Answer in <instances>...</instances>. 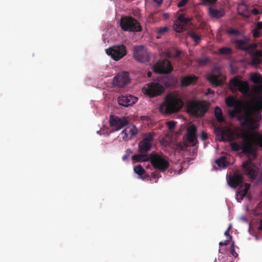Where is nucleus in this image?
<instances>
[{"mask_svg": "<svg viewBox=\"0 0 262 262\" xmlns=\"http://www.w3.org/2000/svg\"><path fill=\"white\" fill-rule=\"evenodd\" d=\"M242 104L236 105L229 111L231 118H236L241 122L242 126L247 130H254L259 126L258 122L261 119L260 111L262 110V94L254 97L246 103L242 113Z\"/></svg>", "mask_w": 262, "mask_h": 262, "instance_id": "nucleus-1", "label": "nucleus"}, {"mask_svg": "<svg viewBox=\"0 0 262 262\" xmlns=\"http://www.w3.org/2000/svg\"><path fill=\"white\" fill-rule=\"evenodd\" d=\"M184 106L182 99L178 96L168 94L160 106V111L163 114H171L179 112Z\"/></svg>", "mask_w": 262, "mask_h": 262, "instance_id": "nucleus-2", "label": "nucleus"}, {"mask_svg": "<svg viewBox=\"0 0 262 262\" xmlns=\"http://www.w3.org/2000/svg\"><path fill=\"white\" fill-rule=\"evenodd\" d=\"M249 130L244 134L243 139L244 142L242 144H239L236 142H231L230 147L231 149L234 151H238L240 149L242 150V152L245 155H251L254 158L257 157V149L251 143L248 138Z\"/></svg>", "mask_w": 262, "mask_h": 262, "instance_id": "nucleus-3", "label": "nucleus"}, {"mask_svg": "<svg viewBox=\"0 0 262 262\" xmlns=\"http://www.w3.org/2000/svg\"><path fill=\"white\" fill-rule=\"evenodd\" d=\"M187 111L191 115L202 117L207 111V105L205 101L190 100L187 105Z\"/></svg>", "mask_w": 262, "mask_h": 262, "instance_id": "nucleus-4", "label": "nucleus"}, {"mask_svg": "<svg viewBox=\"0 0 262 262\" xmlns=\"http://www.w3.org/2000/svg\"><path fill=\"white\" fill-rule=\"evenodd\" d=\"M150 162L151 165L161 172H164L169 167L168 158L163 154L151 153L150 154Z\"/></svg>", "mask_w": 262, "mask_h": 262, "instance_id": "nucleus-5", "label": "nucleus"}, {"mask_svg": "<svg viewBox=\"0 0 262 262\" xmlns=\"http://www.w3.org/2000/svg\"><path fill=\"white\" fill-rule=\"evenodd\" d=\"M120 27L125 31L140 32L142 27L137 20L132 16H123L120 19Z\"/></svg>", "mask_w": 262, "mask_h": 262, "instance_id": "nucleus-6", "label": "nucleus"}, {"mask_svg": "<svg viewBox=\"0 0 262 262\" xmlns=\"http://www.w3.org/2000/svg\"><path fill=\"white\" fill-rule=\"evenodd\" d=\"M230 89L232 92L239 91L242 94L246 95L249 91V83L246 81H243L237 77H234L230 81Z\"/></svg>", "mask_w": 262, "mask_h": 262, "instance_id": "nucleus-7", "label": "nucleus"}, {"mask_svg": "<svg viewBox=\"0 0 262 262\" xmlns=\"http://www.w3.org/2000/svg\"><path fill=\"white\" fill-rule=\"evenodd\" d=\"M105 52L116 61L119 60L127 54L126 47L123 45L111 47L106 49Z\"/></svg>", "mask_w": 262, "mask_h": 262, "instance_id": "nucleus-8", "label": "nucleus"}, {"mask_svg": "<svg viewBox=\"0 0 262 262\" xmlns=\"http://www.w3.org/2000/svg\"><path fill=\"white\" fill-rule=\"evenodd\" d=\"M134 57L139 62L146 63L150 60V55L146 48L143 45L134 48Z\"/></svg>", "mask_w": 262, "mask_h": 262, "instance_id": "nucleus-9", "label": "nucleus"}, {"mask_svg": "<svg viewBox=\"0 0 262 262\" xmlns=\"http://www.w3.org/2000/svg\"><path fill=\"white\" fill-rule=\"evenodd\" d=\"M142 91L150 97H154L160 95L164 92V88L159 83L151 82L144 85Z\"/></svg>", "mask_w": 262, "mask_h": 262, "instance_id": "nucleus-10", "label": "nucleus"}, {"mask_svg": "<svg viewBox=\"0 0 262 262\" xmlns=\"http://www.w3.org/2000/svg\"><path fill=\"white\" fill-rule=\"evenodd\" d=\"M152 70L158 74H168L172 71L173 68L168 60L164 59L156 62L152 67Z\"/></svg>", "mask_w": 262, "mask_h": 262, "instance_id": "nucleus-11", "label": "nucleus"}, {"mask_svg": "<svg viewBox=\"0 0 262 262\" xmlns=\"http://www.w3.org/2000/svg\"><path fill=\"white\" fill-rule=\"evenodd\" d=\"M153 140L154 135L151 133L145 134L143 139L138 144L139 151L141 154H144L149 151Z\"/></svg>", "mask_w": 262, "mask_h": 262, "instance_id": "nucleus-12", "label": "nucleus"}, {"mask_svg": "<svg viewBox=\"0 0 262 262\" xmlns=\"http://www.w3.org/2000/svg\"><path fill=\"white\" fill-rule=\"evenodd\" d=\"M110 125L113 132L117 131L126 126L128 121L125 117L119 118L115 115H111L109 119Z\"/></svg>", "mask_w": 262, "mask_h": 262, "instance_id": "nucleus-13", "label": "nucleus"}, {"mask_svg": "<svg viewBox=\"0 0 262 262\" xmlns=\"http://www.w3.org/2000/svg\"><path fill=\"white\" fill-rule=\"evenodd\" d=\"M129 73L127 72H122L118 73L113 78V84L118 87L123 88L129 82Z\"/></svg>", "mask_w": 262, "mask_h": 262, "instance_id": "nucleus-14", "label": "nucleus"}, {"mask_svg": "<svg viewBox=\"0 0 262 262\" xmlns=\"http://www.w3.org/2000/svg\"><path fill=\"white\" fill-rule=\"evenodd\" d=\"M197 129L194 125H191L187 129V143L190 146H195L198 143L196 138Z\"/></svg>", "mask_w": 262, "mask_h": 262, "instance_id": "nucleus-15", "label": "nucleus"}, {"mask_svg": "<svg viewBox=\"0 0 262 262\" xmlns=\"http://www.w3.org/2000/svg\"><path fill=\"white\" fill-rule=\"evenodd\" d=\"M243 168L246 174L252 179H255L257 176V171L254 164H252L250 160H247L243 162Z\"/></svg>", "mask_w": 262, "mask_h": 262, "instance_id": "nucleus-16", "label": "nucleus"}, {"mask_svg": "<svg viewBox=\"0 0 262 262\" xmlns=\"http://www.w3.org/2000/svg\"><path fill=\"white\" fill-rule=\"evenodd\" d=\"M138 100V98L132 95H122L118 98L119 105L128 107L135 104Z\"/></svg>", "mask_w": 262, "mask_h": 262, "instance_id": "nucleus-17", "label": "nucleus"}, {"mask_svg": "<svg viewBox=\"0 0 262 262\" xmlns=\"http://www.w3.org/2000/svg\"><path fill=\"white\" fill-rule=\"evenodd\" d=\"M244 177L243 175L238 172L234 173L232 176H230L228 179V184L232 188H236L240 186V188L243 186L242 184L243 183Z\"/></svg>", "mask_w": 262, "mask_h": 262, "instance_id": "nucleus-18", "label": "nucleus"}, {"mask_svg": "<svg viewBox=\"0 0 262 262\" xmlns=\"http://www.w3.org/2000/svg\"><path fill=\"white\" fill-rule=\"evenodd\" d=\"M137 134V129L134 126L126 127L121 133L122 139L124 141H128Z\"/></svg>", "mask_w": 262, "mask_h": 262, "instance_id": "nucleus-19", "label": "nucleus"}, {"mask_svg": "<svg viewBox=\"0 0 262 262\" xmlns=\"http://www.w3.org/2000/svg\"><path fill=\"white\" fill-rule=\"evenodd\" d=\"M221 76L220 73L217 75L210 74L207 76V79L213 86H220L224 82V80L221 78Z\"/></svg>", "mask_w": 262, "mask_h": 262, "instance_id": "nucleus-20", "label": "nucleus"}, {"mask_svg": "<svg viewBox=\"0 0 262 262\" xmlns=\"http://www.w3.org/2000/svg\"><path fill=\"white\" fill-rule=\"evenodd\" d=\"M249 54L252 57L251 63L252 66H256L261 63L262 51H251Z\"/></svg>", "mask_w": 262, "mask_h": 262, "instance_id": "nucleus-21", "label": "nucleus"}, {"mask_svg": "<svg viewBox=\"0 0 262 262\" xmlns=\"http://www.w3.org/2000/svg\"><path fill=\"white\" fill-rule=\"evenodd\" d=\"M234 41V43L236 45V47L243 51H247V44L249 42V38L244 36L243 39H232Z\"/></svg>", "mask_w": 262, "mask_h": 262, "instance_id": "nucleus-22", "label": "nucleus"}, {"mask_svg": "<svg viewBox=\"0 0 262 262\" xmlns=\"http://www.w3.org/2000/svg\"><path fill=\"white\" fill-rule=\"evenodd\" d=\"M198 77L194 75H189L183 77L181 80V85L183 86H188L195 83Z\"/></svg>", "mask_w": 262, "mask_h": 262, "instance_id": "nucleus-23", "label": "nucleus"}, {"mask_svg": "<svg viewBox=\"0 0 262 262\" xmlns=\"http://www.w3.org/2000/svg\"><path fill=\"white\" fill-rule=\"evenodd\" d=\"M217 130L219 134L221 136V141H228L232 139V135L229 129L219 127Z\"/></svg>", "mask_w": 262, "mask_h": 262, "instance_id": "nucleus-24", "label": "nucleus"}, {"mask_svg": "<svg viewBox=\"0 0 262 262\" xmlns=\"http://www.w3.org/2000/svg\"><path fill=\"white\" fill-rule=\"evenodd\" d=\"M252 139L250 141L251 143L256 147L258 146L260 148H262V134L258 133H254L252 135ZM257 149V148H256Z\"/></svg>", "mask_w": 262, "mask_h": 262, "instance_id": "nucleus-25", "label": "nucleus"}, {"mask_svg": "<svg viewBox=\"0 0 262 262\" xmlns=\"http://www.w3.org/2000/svg\"><path fill=\"white\" fill-rule=\"evenodd\" d=\"M250 187V184L248 183H245L244 188L241 187L239 188V190L238 191V194L237 195V200L239 202H241L242 200H243V198L247 195Z\"/></svg>", "mask_w": 262, "mask_h": 262, "instance_id": "nucleus-26", "label": "nucleus"}, {"mask_svg": "<svg viewBox=\"0 0 262 262\" xmlns=\"http://www.w3.org/2000/svg\"><path fill=\"white\" fill-rule=\"evenodd\" d=\"M209 13L211 17L214 18H220L225 15L224 10L222 9H216L213 8H210L209 9Z\"/></svg>", "mask_w": 262, "mask_h": 262, "instance_id": "nucleus-27", "label": "nucleus"}, {"mask_svg": "<svg viewBox=\"0 0 262 262\" xmlns=\"http://www.w3.org/2000/svg\"><path fill=\"white\" fill-rule=\"evenodd\" d=\"M150 154L148 155L147 154H136L132 156V159L133 161L136 162H145L148 160L150 161Z\"/></svg>", "mask_w": 262, "mask_h": 262, "instance_id": "nucleus-28", "label": "nucleus"}, {"mask_svg": "<svg viewBox=\"0 0 262 262\" xmlns=\"http://www.w3.org/2000/svg\"><path fill=\"white\" fill-rule=\"evenodd\" d=\"M225 102L226 105L230 107L242 104L241 101L232 96L227 97L225 100Z\"/></svg>", "mask_w": 262, "mask_h": 262, "instance_id": "nucleus-29", "label": "nucleus"}, {"mask_svg": "<svg viewBox=\"0 0 262 262\" xmlns=\"http://www.w3.org/2000/svg\"><path fill=\"white\" fill-rule=\"evenodd\" d=\"M214 115L216 120L219 122H223L225 119L223 117V113L221 108L219 106H216L214 109Z\"/></svg>", "mask_w": 262, "mask_h": 262, "instance_id": "nucleus-30", "label": "nucleus"}, {"mask_svg": "<svg viewBox=\"0 0 262 262\" xmlns=\"http://www.w3.org/2000/svg\"><path fill=\"white\" fill-rule=\"evenodd\" d=\"M215 163L220 167L225 168L227 167V161L225 156H222L215 160Z\"/></svg>", "mask_w": 262, "mask_h": 262, "instance_id": "nucleus-31", "label": "nucleus"}, {"mask_svg": "<svg viewBox=\"0 0 262 262\" xmlns=\"http://www.w3.org/2000/svg\"><path fill=\"white\" fill-rule=\"evenodd\" d=\"M191 18L185 17L184 14L180 15L178 17V21L180 23L182 24L185 27L188 24L189 22L191 20Z\"/></svg>", "mask_w": 262, "mask_h": 262, "instance_id": "nucleus-32", "label": "nucleus"}, {"mask_svg": "<svg viewBox=\"0 0 262 262\" xmlns=\"http://www.w3.org/2000/svg\"><path fill=\"white\" fill-rule=\"evenodd\" d=\"M250 79L255 84H261L262 83V76L257 73L251 75Z\"/></svg>", "mask_w": 262, "mask_h": 262, "instance_id": "nucleus-33", "label": "nucleus"}, {"mask_svg": "<svg viewBox=\"0 0 262 262\" xmlns=\"http://www.w3.org/2000/svg\"><path fill=\"white\" fill-rule=\"evenodd\" d=\"M188 35L191 37L196 43H199L201 40V36L195 32L191 31L188 32Z\"/></svg>", "mask_w": 262, "mask_h": 262, "instance_id": "nucleus-34", "label": "nucleus"}, {"mask_svg": "<svg viewBox=\"0 0 262 262\" xmlns=\"http://www.w3.org/2000/svg\"><path fill=\"white\" fill-rule=\"evenodd\" d=\"M134 172L139 176H142L145 171L141 165L136 166L134 168Z\"/></svg>", "mask_w": 262, "mask_h": 262, "instance_id": "nucleus-35", "label": "nucleus"}, {"mask_svg": "<svg viewBox=\"0 0 262 262\" xmlns=\"http://www.w3.org/2000/svg\"><path fill=\"white\" fill-rule=\"evenodd\" d=\"M174 30L177 32H181L184 29H185V27L179 21H176L173 26Z\"/></svg>", "mask_w": 262, "mask_h": 262, "instance_id": "nucleus-36", "label": "nucleus"}, {"mask_svg": "<svg viewBox=\"0 0 262 262\" xmlns=\"http://www.w3.org/2000/svg\"><path fill=\"white\" fill-rule=\"evenodd\" d=\"M220 54L223 55H229L232 52V50L230 48L224 47L220 48L219 50Z\"/></svg>", "mask_w": 262, "mask_h": 262, "instance_id": "nucleus-37", "label": "nucleus"}, {"mask_svg": "<svg viewBox=\"0 0 262 262\" xmlns=\"http://www.w3.org/2000/svg\"><path fill=\"white\" fill-rule=\"evenodd\" d=\"M227 33L230 35H234L235 36H238L240 35V32L237 30L232 28H229L227 30Z\"/></svg>", "mask_w": 262, "mask_h": 262, "instance_id": "nucleus-38", "label": "nucleus"}, {"mask_svg": "<svg viewBox=\"0 0 262 262\" xmlns=\"http://www.w3.org/2000/svg\"><path fill=\"white\" fill-rule=\"evenodd\" d=\"M257 47V45L255 43H252L250 44V45H247L246 51L249 52V53L251 51H253L252 50L256 48Z\"/></svg>", "mask_w": 262, "mask_h": 262, "instance_id": "nucleus-39", "label": "nucleus"}, {"mask_svg": "<svg viewBox=\"0 0 262 262\" xmlns=\"http://www.w3.org/2000/svg\"><path fill=\"white\" fill-rule=\"evenodd\" d=\"M131 153V150L130 149H127L125 151V154L122 157V160L123 161L127 160Z\"/></svg>", "mask_w": 262, "mask_h": 262, "instance_id": "nucleus-40", "label": "nucleus"}, {"mask_svg": "<svg viewBox=\"0 0 262 262\" xmlns=\"http://www.w3.org/2000/svg\"><path fill=\"white\" fill-rule=\"evenodd\" d=\"M253 36L254 38H257L260 36V32L258 29L255 28L252 31Z\"/></svg>", "mask_w": 262, "mask_h": 262, "instance_id": "nucleus-41", "label": "nucleus"}, {"mask_svg": "<svg viewBox=\"0 0 262 262\" xmlns=\"http://www.w3.org/2000/svg\"><path fill=\"white\" fill-rule=\"evenodd\" d=\"M161 177L160 173L158 172L154 171L151 174V179H157Z\"/></svg>", "mask_w": 262, "mask_h": 262, "instance_id": "nucleus-42", "label": "nucleus"}, {"mask_svg": "<svg viewBox=\"0 0 262 262\" xmlns=\"http://www.w3.org/2000/svg\"><path fill=\"white\" fill-rule=\"evenodd\" d=\"M167 125L169 129H172L176 126V123L174 121H168L167 122Z\"/></svg>", "mask_w": 262, "mask_h": 262, "instance_id": "nucleus-43", "label": "nucleus"}, {"mask_svg": "<svg viewBox=\"0 0 262 262\" xmlns=\"http://www.w3.org/2000/svg\"><path fill=\"white\" fill-rule=\"evenodd\" d=\"M202 3L204 5L212 4L216 3L217 0H202Z\"/></svg>", "mask_w": 262, "mask_h": 262, "instance_id": "nucleus-44", "label": "nucleus"}, {"mask_svg": "<svg viewBox=\"0 0 262 262\" xmlns=\"http://www.w3.org/2000/svg\"><path fill=\"white\" fill-rule=\"evenodd\" d=\"M189 0H181L178 3V7H183L185 4L187 3Z\"/></svg>", "mask_w": 262, "mask_h": 262, "instance_id": "nucleus-45", "label": "nucleus"}, {"mask_svg": "<svg viewBox=\"0 0 262 262\" xmlns=\"http://www.w3.org/2000/svg\"><path fill=\"white\" fill-rule=\"evenodd\" d=\"M201 138L203 141L206 140L208 138L207 133L204 132H202L201 134Z\"/></svg>", "mask_w": 262, "mask_h": 262, "instance_id": "nucleus-46", "label": "nucleus"}, {"mask_svg": "<svg viewBox=\"0 0 262 262\" xmlns=\"http://www.w3.org/2000/svg\"><path fill=\"white\" fill-rule=\"evenodd\" d=\"M208 60L206 58L204 59H199L198 60V62L200 65L203 66L205 64V63L207 62Z\"/></svg>", "mask_w": 262, "mask_h": 262, "instance_id": "nucleus-47", "label": "nucleus"}, {"mask_svg": "<svg viewBox=\"0 0 262 262\" xmlns=\"http://www.w3.org/2000/svg\"><path fill=\"white\" fill-rule=\"evenodd\" d=\"M168 31L167 27H164L159 29L158 32L159 34H162Z\"/></svg>", "mask_w": 262, "mask_h": 262, "instance_id": "nucleus-48", "label": "nucleus"}, {"mask_svg": "<svg viewBox=\"0 0 262 262\" xmlns=\"http://www.w3.org/2000/svg\"><path fill=\"white\" fill-rule=\"evenodd\" d=\"M231 241H230V240L227 239L226 241H225L224 242H221L219 243V245L220 246H226V245H228Z\"/></svg>", "mask_w": 262, "mask_h": 262, "instance_id": "nucleus-49", "label": "nucleus"}, {"mask_svg": "<svg viewBox=\"0 0 262 262\" xmlns=\"http://www.w3.org/2000/svg\"><path fill=\"white\" fill-rule=\"evenodd\" d=\"M230 253L234 257H237L238 254L235 252L234 248H232L230 250Z\"/></svg>", "mask_w": 262, "mask_h": 262, "instance_id": "nucleus-50", "label": "nucleus"}, {"mask_svg": "<svg viewBox=\"0 0 262 262\" xmlns=\"http://www.w3.org/2000/svg\"><path fill=\"white\" fill-rule=\"evenodd\" d=\"M229 231L226 230L224 234H225V235H226V236H227L228 237V239L231 241L232 239V236L229 234Z\"/></svg>", "mask_w": 262, "mask_h": 262, "instance_id": "nucleus-51", "label": "nucleus"}, {"mask_svg": "<svg viewBox=\"0 0 262 262\" xmlns=\"http://www.w3.org/2000/svg\"><path fill=\"white\" fill-rule=\"evenodd\" d=\"M256 29H258L259 30L260 29H262V21H259L257 24Z\"/></svg>", "mask_w": 262, "mask_h": 262, "instance_id": "nucleus-52", "label": "nucleus"}, {"mask_svg": "<svg viewBox=\"0 0 262 262\" xmlns=\"http://www.w3.org/2000/svg\"><path fill=\"white\" fill-rule=\"evenodd\" d=\"M252 12L254 15H257L259 13V11L257 9H253L252 10Z\"/></svg>", "mask_w": 262, "mask_h": 262, "instance_id": "nucleus-53", "label": "nucleus"}, {"mask_svg": "<svg viewBox=\"0 0 262 262\" xmlns=\"http://www.w3.org/2000/svg\"><path fill=\"white\" fill-rule=\"evenodd\" d=\"M258 229L259 230V231H262V220H261L259 222V225L258 227Z\"/></svg>", "mask_w": 262, "mask_h": 262, "instance_id": "nucleus-54", "label": "nucleus"}, {"mask_svg": "<svg viewBox=\"0 0 262 262\" xmlns=\"http://www.w3.org/2000/svg\"><path fill=\"white\" fill-rule=\"evenodd\" d=\"M180 54H181V52L180 51H177V52L176 53V54L174 55V57H178L180 56Z\"/></svg>", "mask_w": 262, "mask_h": 262, "instance_id": "nucleus-55", "label": "nucleus"}, {"mask_svg": "<svg viewBox=\"0 0 262 262\" xmlns=\"http://www.w3.org/2000/svg\"><path fill=\"white\" fill-rule=\"evenodd\" d=\"M158 4H161L162 3V0H154Z\"/></svg>", "mask_w": 262, "mask_h": 262, "instance_id": "nucleus-56", "label": "nucleus"}, {"mask_svg": "<svg viewBox=\"0 0 262 262\" xmlns=\"http://www.w3.org/2000/svg\"><path fill=\"white\" fill-rule=\"evenodd\" d=\"M147 75L148 77H150L152 75V72L151 71H148L147 73Z\"/></svg>", "mask_w": 262, "mask_h": 262, "instance_id": "nucleus-57", "label": "nucleus"}, {"mask_svg": "<svg viewBox=\"0 0 262 262\" xmlns=\"http://www.w3.org/2000/svg\"><path fill=\"white\" fill-rule=\"evenodd\" d=\"M213 91L211 90L210 89H208V93L209 94H212V93H213Z\"/></svg>", "mask_w": 262, "mask_h": 262, "instance_id": "nucleus-58", "label": "nucleus"}, {"mask_svg": "<svg viewBox=\"0 0 262 262\" xmlns=\"http://www.w3.org/2000/svg\"><path fill=\"white\" fill-rule=\"evenodd\" d=\"M231 228H232V225H231V224H230L229 227H228V228L227 229V231H229V230L231 229Z\"/></svg>", "mask_w": 262, "mask_h": 262, "instance_id": "nucleus-59", "label": "nucleus"}, {"mask_svg": "<svg viewBox=\"0 0 262 262\" xmlns=\"http://www.w3.org/2000/svg\"><path fill=\"white\" fill-rule=\"evenodd\" d=\"M232 248H234V242H233L232 243V244H231V249Z\"/></svg>", "mask_w": 262, "mask_h": 262, "instance_id": "nucleus-60", "label": "nucleus"}, {"mask_svg": "<svg viewBox=\"0 0 262 262\" xmlns=\"http://www.w3.org/2000/svg\"><path fill=\"white\" fill-rule=\"evenodd\" d=\"M166 56L168 58H170L171 57L170 54L169 53H167V54H166Z\"/></svg>", "mask_w": 262, "mask_h": 262, "instance_id": "nucleus-61", "label": "nucleus"}, {"mask_svg": "<svg viewBox=\"0 0 262 262\" xmlns=\"http://www.w3.org/2000/svg\"><path fill=\"white\" fill-rule=\"evenodd\" d=\"M258 88L259 89L260 91H262V86L261 85L258 86Z\"/></svg>", "mask_w": 262, "mask_h": 262, "instance_id": "nucleus-62", "label": "nucleus"}, {"mask_svg": "<svg viewBox=\"0 0 262 262\" xmlns=\"http://www.w3.org/2000/svg\"><path fill=\"white\" fill-rule=\"evenodd\" d=\"M231 262H233V261H231Z\"/></svg>", "mask_w": 262, "mask_h": 262, "instance_id": "nucleus-63", "label": "nucleus"}]
</instances>
